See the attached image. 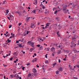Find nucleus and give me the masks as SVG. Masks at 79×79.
I'll use <instances>...</instances> for the list:
<instances>
[{
	"instance_id": "obj_20",
	"label": "nucleus",
	"mask_w": 79,
	"mask_h": 79,
	"mask_svg": "<svg viewBox=\"0 0 79 79\" xmlns=\"http://www.w3.org/2000/svg\"><path fill=\"white\" fill-rule=\"evenodd\" d=\"M23 34H24V35H26L27 34L26 33V32H24L23 33Z\"/></svg>"
},
{
	"instance_id": "obj_48",
	"label": "nucleus",
	"mask_w": 79,
	"mask_h": 79,
	"mask_svg": "<svg viewBox=\"0 0 79 79\" xmlns=\"http://www.w3.org/2000/svg\"><path fill=\"white\" fill-rule=\"evenodd\" d=\"M31 47H33V48H34V45H32V44H31Z\"/></svg>"
},
{
	"instance_id": "obj_38",
	"label": "nucleus",
	"mask_w": 79,
	"mask_h": 79,
	"mask_svg": "<svg viewBox=\"0 0 79 79\" xmlns=\"http://www.w3.org/2000/svg\"><path fill=\"white\" fill-rule=\"evenodd\" d=\"M10 61H12V60H13V57H11L10 58Z\"/></svg>"
},
{
	"instance_id": "obj_12",
	"label": "nucleus",
	"mask_w": 79,
	"mask_h": 79,
	"mask_svg": "<svg viewBox=\"0 0 79 79\" xmlns=\"http://www.w3.org/2000/svg\"><path fill=\"white\" fill-rule=\"evenodd\" d=\"M37 61V59L36 58L35 59V60H33L32 62H35V61Z\"/></svg>"
},
{
	"instance_id": "obj_57",
	"label": "nucleus",
	"mask_w": 79,
	"mask_h": 79,
	"mask_svg": "<svg viewBox=\"0 0 79 79\" xmlns=\"http://www.w3.org/2000/svg\"><path fill=\"white\" fill-rule=\"evenodd\" d=\"M64 8H67V5H65Z\"/></svg>"
},
{
	"instance_id": "obj_40",
	"label": "nucleus",
	"mask_w": 79,
	"mask_h": 79,
	"mask_svg": "<svg viewBox=\"0 0 79 79\" xmlns=\"http://www.w3.org/2000/svg\"><path fill=\"white\" fill-rule=\"evenodd\" d=\"M45 63H48V60H46L45 61Z\"/></svg>"
},
{
	"instance_id": "obj_41",
	"label": "nucleus",
	"mask_w": 79,
	"mask_h": 79,
	"mask_svg": "<svg viewBox=\"0 0 79 79\" xmlns=\"http://www.w3.org/2000/svg\"><path fill=\"white\" fill-rule=\"evenodd\" d=\"M45 29H47V28H48V27H47V26H46L45 27Z\"/></svg>"
},
{
	"instance_id": "obj_63",
	"label": "nucleus",
	"mask_w": 79,
	"mask_h": 79,
	"mask_svg": "<svg viewBox=\"0 0 79 79\" xmlns=\"http://www.w3.org/2000/svg\"><path fill=\"white\" fill-rule=\"evenodd\" d=\"M63 60H64V61H66V58L64 59Z\"/></svg>"
},
{
	"instance_id": "obj_33",
	"label": "nucleus",
	"mask_w": 79,
	"mask_h": 79,
	"mask_svg": "<svg viewBox=\"0 0 79 79\" xmlns=\"http://www.w3.org/2000/svg\"><path fill=\"white\" fill-rule=\"evenodd\" d=\"M5 1H3V3H2V5H3V4H4V5H5Z\"/></svg>"
},
{
	"instance_id": "obj_25",
	"label": "nucleus",
	"mask_w": 79,
	"mask_h": 79,
	"mask_svg": "<svg viewBox=\"0 0 79 79\" xmlns=\"http://www.w3.org/2000/svg\"><path fill=\"white\" fill-rule=\"evenodd\" d=\"M30 33V31H27V34H28L29 33Z\"/></svg>"
},
{
	"instance_id": "obj_53",
	"label": "nucleus",
	"mask_w": 79,
	"mask_h": 79,
	"mask_svg": "<svg viewBox=\"0 0 79 79\" xmlns=\"http://www.w3.org/2000/svg\"><path fill=\"white\" fill-rule=\"evenodd\" d=\"M19 41L16 40V43H19Z\"/></svg>"
},
{
	"instance_id": "obj_3",
	"label": "nucleus",
	"mask_w": 79,
	"mask_h": 79,
	"mask_svg": "<svg viewBox=\"0 0 79 79\" xmlns=\"http://www.w3.org/2000/svg\"><path fill=\"white\" fill-rule=\"evenodd\" d=\"M18 45V46H19V47L20 48H21L22 47V43H21V44H17Z\"/></svg>"
},
{
	"instance_id": "obj_47",
	"label": "nucleus",
	"mask_w": 79,
	"mask_h": 79,
	"mask_svg": "<svg viewBox=\"0 0 79 79\" xmlns=\"http://www.w3.org/2000/svg\"><path fill=\"white\" fill-rule=\"evenodd\" d=\"M3 66H4V67H5V66H7V65H6H6L4 64L3 65Z\"/></svg>"
},
{
	"instance_id": "obj_22",
	"label": "nucleus",
	"mask_w": 79,
	"mask_h": 79,
	"mask_svg": "<svg viewBox=\"0 0 79 79\" xmlns=\"http://www.w3.org/2000/svg\"><path fill=\"white\" fill-rule=\"evenodd\" d=\"M32 12L33 13H35V10H33Z\"/></svg>"
},
{
	"instance_id": "obj_39",
	"label": "nucleus",
	"mask_w": 79,
	"mask_h": 79,
	"mask_svg": "<svg viewBox=\"0 0 79 79\" xmlns=\"http://www.w3.org/2000/svg\"><path fill=\"white\" fill-rule=\"evenodd\" d=\"M12 26L11 25H10L9 26V28H11Z\"/></svg>"
},
{
	"instance_id": "obj_61",
	"label": "nucleus",
	"mask_w": 79,
	"mask_h": 79,
	"mask_svg": "<svg viewBox=\"0 0 79 79\" xmlns=\"http://www.w3.org/2000/svg\"><path fill=\"white\" fill-rule=\"evenodd\" d=\"M45 58H47V56L45 55Z\"/></svg>"
},
{
	"instance_id": "obj_30",
	"label": "nucleus",
	"mask_w": 79,
	"mask_h": 79,
	"mask_svg": "<svg viewBox=\"0 0 79 79\" xmlns=\"http://www.w3.org/2000/svg\"><path fill=\"white\" fill-rule=\"evenodd\" d=\"M24 41V38L22 39L21 40V42H23Z\"/></svg>"
},
{
	"instance_id": "obj_35",
	"label": "nucleus",
	"mask_w": 79,
	"mask_h": 79,
	"mask_svg": "<svg viewBox=\"0 0 79 79\" xmlns=\"http://www.w3.org/2000/svg\"><path fill=\"white\" fill-rule=\"evenodd\" d=\"M56 63H55L54 64H53V66H55V65H56Z\"/></svg>"
},
{
	"instance_id": "obj_52",
	"label": "nucleus",
	"mask_w": 79,
	"mask_h": 79,
	"mask_svg": "<svg viewBox=\"0 0 79 79\" xmlns=\"http://www.w3.org/2000/svg\"><path fill=\"white\" fill-rule=\"evenodd\" d=\"M69 12V10H67V11H66V13H67L66 12Z\"/></svg>"
},
{
	"instance_id": "obj_17",
	"label": "nucleus",
	"mask_w": 79,
	"mask_h": 79,
	"mask_svg": "<svg viewBox=\"0 0 79 79\" xmlns=\"http://www.w3.org/2000/svg\"><path fill=\"white\" fill-rule=\"evenodd\" d=\"M56 19L57 20V21H60V18H56Z\"/></svg>"
},
{
	"instance_id": "obj_43",
	"label": "nucleus",
	"mask_w": 79,
	"mask_h": 79,
	"mask_svg": "<svg viewBox=\"0 0 79 79\" xmlns=\"http://www.w3.org/2000/svg\"><path fill=\"white\" fill-rule=\"evenodd\" d=\"M66 53H69V51H66Z\"/></svg>"
},
{
	"instance_id": "obj_24",
	"label": "nucleus",
	"mask_w": 79,
	"mask_h": 79,
	"mask_svg": "<svg viewBox=\"0 0 79 79\" xmlns=\"http://www.w3.org/2000/svg\"><path fill=\"white\" fill-rule=\"evenodd\" d=\"M9 35H10V33L8 34L7 35H6V37L9 36Z\"/></svg>"
},
{
	"instance_id": "obj_4",
	"label": "nucleus",
	"mask_w": 79,
	"mask_h": 79,
	"mask_svg": "<svg viewBox=\"0 0 79 79\" xmlns=\"http://www.w3.org/2000/svg\"><path fill=\"white\" fill-rule=\"evenodd\" d=\"M30 18L31 17H27L26 19V21H27V22H28V21H29V19H30Z\"/></svg>"
},
{
	"instance_id": "obj_7",
	"label": "nucleus",
	"mask_w": 79,
	"mask_h": 79,
	"mask_svg": "<svg viewBox=\"0 0 79 79\" xmlns=\"http://www.w3.org/2000/svg\"><path fill=\"white\" fill-rule=\"evenodd\" d=\"M32 72L33 73H36L37 72V70H36V69H33L32 70Z\"/></svg>"
},
{
	"instance_id": "obj_51",
	"label": "nucleus",
	"mask_w": 79,
	"mask_h": 79,
	"mask_svg": "<svg viewBox=\"0 0 79 79\" xmlns=\"http://www.w3.org/2000/svg\"><path fill=\"white\" fill-rule=\"evenodd\" d=\"M36 67H37V68H39V66H38V65L37 64L36 65Z\"/></svg>"
},
{
	"instance_id": "obj_62",
	"label": "nucleus",
	"mask_w": 79,
	"mask_h": 79,
	"mask_svg": "<svg viewBox=\"0 0 79 79\" xmlns=\"http://www.w3.org/2000/svg\"><path fill=\"white\" fill-rule=\"evenodd\" d=\"M42 28L43 29H45V28L43 27Z\"/></svg>"
},
{
	"instance_id": "obj_9",
	"label": "nucleus",
	"mask_w": 79,
	"mask_h": 79,
	"mask_svg": "<svg viewBox=\"0 0 79 79\" xmlns=\"http://www.w3.org/2000/svg\"><path fill=\"white\" fill-rule=\"evenodd\" d=\"M59 71H63V68L60 67L59 69Z\"/></svg>"
},
{
	"instance_id": "obj_45",
	"label": "nucleus",
	"mask_w": 79,
	"mask_h": 79,
	"mask_svg": "<svg viewBox=\"0 0 79 79\" xmlns=\"http://www.w3.org/2000/svg\"><path fill=\"white\" fill-rule=\"evenodd\" d=\"M30 65V64L29 63H28L27 64V66H29Z\"/></svg>"
},
{
	"instance_id": "obj_42",
	"label": "nucleus",
	"mask_w": 79,
	"mask_h": 79,
	"mask_svg": "<svg viewBox=\"0 0 79 79\" xmlns=\"http://www.w3.org/2000/svg\"><path fill=\"white\" fill-rule=\"evenodd\" d=\"M76 67H77V68H79V65H78L76 66Z\"/></svg>"
},
{
	"instance_id": "obj_36",
	"label": "nucleus",
	"mask_w": 79,
	"mask_h": 79,
	"mask_svg": "<svg viewBox=\"0 0 79 79\" xmlns=\"http://www.w3.org/2000/svg\"><path fill=\"white\" fill-rule=\"evenodd\" d=\"M49 24H50V23H47V26H49Z\"/></svg>"
},
{
	"instance_id": "obj_34",
	"label": "nucleus",
	"mask_w": 79,
	"mask_h": 79,
	"mask_svg": "<svg viewBox=\"0 0 79 79\" xmlns=\"http://www.w3.org/2000/svg\"><path fill=\"white\" fill-rule=\"evenodd\" d=\"M40 44H38L36 45V47H40Z\"/></svg>"
},
{
	"instance_id": "obj_60",
	"label": "nucleus",
	"mask_w": 79,
	"mask_h": 79,
	"mask_svg": "<svg viewBox=\"0 0 79 79\" xmlns=\"http://www.w3.org/2000/svg\"><path fill=\"white\" fill-rule=\"evenodd\" d=\"M4 13H7L6 12V10H5V11H4Z\"/></svg>"
},
{
	"instance_id": "obj_27",
	"label": "nucleus",
	"mask_w": 79,
	"mask_h": 79,
	"mask_svg": "<svg viewBox=\"0 0 79 79\" xmlns=\"http://www.w3.org/2000/svg\"><path fill=\"white\" fill-rule=\"evenodd\" d=\"M10 77L11 78H13V75H10Z\"/></svg>"
},
{
	"instance_id": "obj_28",
	"label": "nucleus",
	"mask_w": 79,
	"mask_h": 79,
	"mask_svg": "<svg viewBox=\"0 0 79 79\" xmlns=\"http://www.w3.org/2000/svg\"><path fill=\"white\" fill-rule=\"evenodd\" d=\"M56 34L58 35H59V36H60V35L58 34H59V31L57 32Z\"/></svg>"
},
{
	"instance_id": "obj_8",
	"label": "nucleus",
	"mask_w": 79,
	"mask_h": 79,
	"mask_svg": "<svg viewBox=\"0 0 79 79\" xmlns=\"http://www.w3.org/2000/svg\"><path fill=\"white\" fill-rule=\"evenodd\" d=\"M10 19L12 20L14 18V17H13V16L10 15Z\"/></svg>"
},
{
	"instance_id": "obj_19",
	"label": "nucleus",
	"mask_w": 79,
	"mask_h": 79,
	"mask_svg": "<svg viewBox=\"0 0 79 79\" xmlns=\"http://www.w3.org/2000/svg\"><path fill=\"white\" fill-rule=\"evenodd\" d=\"M47 51H48V52H49V50H50V48H47Z\"/></svg>"
},
{
	"instance_id": "obj_1",
	"label": "nucleus",
	"mask_w": 79,
	"mask_h": 79,
	"mask_svg": "<svg viewBox=\"0 0 79 79\" xmlns=\"http://www.w3.org/2000/svg\"><path fill=\"white\" fill-rule=\"evenodd\" d=\"M30 27H31V28H35V26L34 24H32L31 25Z\"/></svg>"
},
{
	"instance_id": "obj_54",
	"label": "nucleus",
	"mask_w": 79,
	"mask_h": 79,
	"mask_svg": "<svg viewBox=\"0 0 79 79\" xmlns=\"http://www.w3.org/2000/svg\"><path fill=\"white\" fill-rule=\"evenodd\" d=\"M52 56H54V54L52 53Z\"/></svg>"
},
{
	"instance_id": "obj_13",
	"label": "nucleus",
	"mask_w": 79,
	"mask_h": 79,
	"mask_svg": "<svg viewBox=\"0 0 79 79\" xmlns=\"http://www.w3.org/2000/svg\"><path fill=\"white\" fill-rule=\"evenodd\" d=\"M40 50H42V49H43V46H41L40 47Z\"/></svg>"
},
{
	"instance_id": "obj_32",
	"label": "nucleus",
	"mask_w": 79,
	"mask_h": 79,
	"mask_svg": "<svg viewBox=\"0 0 79 79\" xmlns=\"http://www.w3.org/2000/svg\"><path fill=\"white\" fill-rule=\"evenodd\" d=\"M21 24H22V23H20L19 24V26H21Z\"/></svg>"
},
{
	"instance_id": "obj_46",
	"label": "nucleus",
	"mask_w": 79,
	"mask_h": 79,
	"mask_svg": "<svg viewBox=\"0 0 79 79\" xmlns=\"http://www.w3.org/2000/svg\"><path fill=\"white\" fill-rule=\"evenodd\" d=\"M12 36V37H15V34H13Z\"/></svg>"
},
{
	"instance_id": "obj_16",
	"label": "nucleus",
	"mask_w": 79,
	"mask_h": 79,
	"mask_svg": "<svg viewBox=\"0 0 79 79\" xmlns=\"http://www.w3.org/2000/svg\"><path fill=\"white\" fill-rule=\"evenodd\" d=\"M56 74H59V71H58V70H57L56 72Z\"/></svg>"
},
{
	"instance_id": "obj_11",
	"label": "nucleus",
	"mask_w": 79,
	"mask_h": 79,
	"mask_svg": "<svg viewBox=\"0 0 79 79\" xmlns=\"http://www.w3.org/2000/svg\"><path fill=\"white\" fill-rule=\"evenodd\" d=\"M31 41H28L27 43V45H31Z\"/></svg>"
},
{
	"instance_id": "obj_37",
	"label": "nucleus",
	"mask_w": 79,
	"mask_h": 79,
	"mask_svg": "<svg viewBox=\"0 0 79 79\" xmlns=\"http://www.w3.org/2000/svg\"><path fill=\"white\" fill-rule=\"evenodd\" d=\"M64 11H66V8H64L63 9Z\"/></svg>"
},
{
	"instance_id": "obj_5",
	"label": "nucleus",
	"mask_w": 79,
	"mask_h": 79,
	"mask_svg": "<svg viewBox=\"0 0 79 79\" xmlns=\"http://www.w3.org/2000/svg\"><path fill=\"white\" fill-rule=\"evenodd\" d=\"M61 50L57 51V55H59V54H61Z\"/></svg>"
},
{
	"instance_id": "obj_6",
	"label": "nucleus",
	"mask_w": 79,
	"mask_h": 79,
	"mask_svg": "<svg viewBox=\"0 0 79 79\" xmlns=\"http://www.w3.org/2000/svg\"><path fill=\"white\" fill-rule=\"evenodd\" d=\"M34 4L35 5H37V0H35L34 2Z\"/></svg>"
},
{
	"instance_id": "obj_56",
	"label": "nucleus",
	"mask_w": 79,
	"mask_h": 79,
	"mask_svg": "<svg viewBox=\"0 0 79 79\" xmlns=\"http://www.w3.org/2000/svg\"><path fill=\"white\" fill-rule=\"evenodd\" d=\"M34 55H35V56H37V55H36V53H34Z\"/></svg>"
},
{
	"instance_id": "obj_21",
	"label": "nucleus",
	"mask_w": 79,
	"mask_h": 79,
	"mask_svg": "<svg viewBox=\"0 0 79 79\" xmlns=\"http://www.w3.org/2000/svg\"><path fill=\"white\" fill-rule=\"evenodd\" d=\"M30 76H31V74H29L27 75V77H30Z\"/></svg>"
},
{
	"instance_id": "obj_15",
	"label": "nucleus",
	"mask_w": 79,
	"mask_h": 79,
	"mask_svg": "<svg viewBox=\"0 0 79 79\" xmlns=\"http://www.w3.org/2000/svg\"><path fill=\"white\" fill-rule=\"evenodd\" d=\"M34 50V48H31L30 49V52H32V51H33V50Z\"/></svg>"
},
{
	"instance_id": "obj_55",
	"label": "nucleus",
	"mask_w": 79,
	"mask_h": 79,
	"mask_svg": "<svg viewBox=\"0 0 79 79\" xmlns=\"http://www.w3.org/2000/svg\"><path fill=\"white\" fill-rule=\"evenodd\" d=\"M58 61H59V63H60V62H61V61H60V59L58 60Z\"/></svg>"
},
{
	"instance_id": "obj_10",
	"label": "nucleus",
	"mask_w": 79,
	"mask_h": 79,
	"mask_svg": "<svg viewBox=\"0 0 79 79\" xmlns=\"http://www.w3.org/2000/svg\"><path fill=\"white\" fill-rule=\"evenodd\" d=\"M72 41H75L76 40V38L74 37H73L72 38Z\"/></svg>"
},
{
	"instance_id": "obj_59",
	"label": "nucleus",
	"mask_w": 79,
	"mask_h": 79,
	"mask_svg": "<svg viewBox=\"0 0 79 79\" xmlns=\"http://www.w3.org/2000/svg\"><path fill=\"white\" fill-rule=\"evenodd\" d=\"M55 45H56V46H58V44H54Z\"/></svg>"
},
{
	"instance_id": "obj_18",
	"label": "nucleus",
	"mask_w": 79,
	"mask_h": 79,
	"mask_svg": "<svg viewBox=\"0 0 79 79\" xmlns=\"http://www.w3.org/2000/svg\"><path fill=\"white\" fill-rule=\"evenodd\" d=\"M8 42V43H10V42H11V40H9V39H7Z\"/></svg>"
},
{
	"instance_id": "obj_14",
	"label": "nucleus",
	"mask_w": 79,
	"mask_h": 79,
	"mask_svg": "<svg viewBox=\"0 0 79 79\" xmlns=\"http://www.w3.org/2000/svg\"><path fill=\"white\" fill-rule=\"evenodd\" d=\"M40 5L42 6V8H43V9H44V8H45V6H44L43 4H41Z\"/></svg>"
},
{
	"instance_id": "obj_49",
	"label": "nucleus",
	"mask_w": 79,
	"mask_h": 79,
	"mask_svg": "<svg viewBox=\"0 0 79 79\" xmlns=\"http://www.w3.org/2000/svg\"><path fill=\"white\" fill-rule=\"evenodd\" d=\"M7 18L9 19V20H10V17H7Z\"/></svg>"
},
{
	"instance_id": "obj_23",
	"label": "nucleus",
	"mask_w": 79,
	"mask_h": 79,
	"mask_svg": "<svg viewBox=\"0 0 79 79\" xmlns=\"http://www.w3.org/2000/svg\"><path fill=\"white\" fill-rule=\"evenodd\" d=\"M23 13H25L26 14L27 13V12H26V10H23Z\"/></svg>"
},
{
	"instance_id": "obj_29",
	"label": "nucleus",
	"mask_w": 79,
	"mask_h": 79,
	"mask_svg": "<svg viewBox=\"0 0 79 79\" xmlns=\"http://www.w3.org/2000/svg\"><path fill=\"white\" fill-rule=\"evenodd\" d=\"M31 45H34V43L33 42H32L31 43Z\"/></svg>"
},
{
	"instance_id": "obj_31",
	"label": "nucleus",
	"mask_w": 79,
	"mask_h": 79,
	"mask_svg": "<svg viewBox=\"0 0 79 79\" xmlns=\"http://www.w3.org/2000/svg\"><path fill=\"white\" fill-rule=\"evenodd\" d=\"M6 12L7 13H8L9 12V11L8 10H6Z\"/></svg>"
},
{
	"instance_id": "obj_50",
	"label": "nucleus",
	"mask_w": 79,
	"mask_h": 79,
	"mask_svg": "<svg viewBox=\"0 0 79 79\" xmlns=\"http://www.w3.org/2000/svg\"><path fill=\"white\" fill-rule=\"evenodd\" d=\"M12 38H13V36H11L9 38V39H11Z\"/></svg>"
},
{
	"instance_id": "obj_44",
	"label": "nucleus",
	"mask_w": 79,
	"mask_h": 79,
	"mask_svg": "<svg viewBox=\"0 0 79 79\" xmlns=\"http://www.w3.org/2000/svg\"><path fill=\"white\" fill-rule=\"evenodd\" d=\"M24 68H25V67H23L22 69H23V70H24Z\"/></svg>"
},
{
	"instance_id": "obj_58",
	"label": "nucleus",
	"mask_w": 79,
	"mask_h": 79,
	"mask_svg": "<svg viewBox=\"0 0 79 79\" xmlns=\"http://www.w3.org/2000/svg\"><path fill=\"white\" fill-rule=\"evenodd\" d=\"M58 47L59 48H60V47H61V46H60V45H59L58 46Z\"/></svg>"
},
{
	"instance_id": "obj_64",
	"label": "nucleus",
	"mask_w": 79,
	"mask_h": 79,
	"mask_svg": "<svg viewBox=\"0 0 79 79\" xmlns=\"http://www.w3.org/2000/svg\"><path fill=\"white\" fill-rule=\"evenodd\" d=\"M14 62L15 63L16 62V60L14 61Z\"/></svg>"
},
{
	"instance_id": "obj_26",
	"label": "nucleus",
	"mask_w": 79,
	"mask_h": 79,
	"mask_svg": "<svg viewBox=\"0 0 79 79\" xmlns=\"http://www.w3.org/2000/svg\"><path fill=\"white\" fill-rule=\"evenodd\" d=\"M56 13H57V10H56L54 13V14L55 15V14H56Z\"/></svg>"
},
{
	"instance_id": "obj_2",
	"label": "nucleus",
	"mask_w": 79,
	"mask_h": 79,
	"mask_svg": "<svg viewBox=\"0 0 79 79\" xmlns=\"http://www.w3.org/2000/svg\"><path fill=\"white\" fill-rule=\"evenodd\" d=\"M51 50L52 51V52L53 53L55 51V49L54 48H52L51 49Z\"/></svg>"
}]
</instances>
